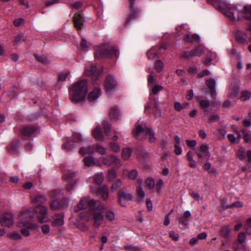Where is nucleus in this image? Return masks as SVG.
<instances>
[{
    "label": "nucleus",
    "mask_w": 251,
    "mask_h": 251,
    "mask_svg": "<svg viewBox=\"0 0 251 251\" xmlns=\"http://www.w3.org/2000/svg\"><path fill=\"white\" fill-rule=\"evenodd\" d=\"M62 195H63L62 191L60 189H55L50 192V197L54 200L57 199Z\"/></svg>",
    "instance_id": "31"
},
{
    "label": "nucleus",
    "mask_w": 251,
    "mask_h": 251,
    "mask_svg": "<svg viewBox=\"0 0 251 251\" xmlns=\"http://www.w3.org/2000/svg\"><path fill=\"white\" fill-rule=\"evenodd\" d=\"M41 230H42V231L45 233V234H47L50 231V226L48 225H47V224H45V225H43L42 226H41Z\"/></svg>",
    "instance_id": "60"
},
{
    "label": "nucleus",
    "mask_w": 251,
    "mask_h": 251,
    "mask_svg": "<svg viewBox=\"0 0 251 251\" xmlns=\"http://www.w3.org/2000/svg\"><path fill=\"white\" fill-rule=\"evenodd\" d=\"M94 181L98 185L101 184L103 181V176L102 173H98L94 176Z\"/></svg>",
    "instance_id": "34"
},
{
    "label": "nucleus",
    "mask_w": 251,
    "mask_h": 251,
    "mask_svg": "<svg viewBox=\"0 0 251 251\" xmlns=\"http://www.w3.org/2000/svg\"><path fill=\"white\" fill-rule=\"evenodd\" d=\"M20 143L19 140H15L12 142L8 147V149L10 151L15 152L17 151L18 145Z\"/></svg>",
    "instance_id": "33"
},
{
    "label": "nucleus",
    "mask_w": 251,
    "mask_h": 251,
    "mask_svg": "<svg viewBox=\"0 0 251 251\" xmlns=\"http://www.w3.org/2000/svg\"><path fill=\"white\" fill-rule=\"evenodd\" d=\"M37 130V128L33 126H24L22 130V134L26 136H29L33 134Z\"/></svg>",
    "instance_id": "23"
},
{
    "label": "nucleus",
    "mask_w": 251,
    "mask_h": 251,
    "mask_svg": "<svg viewBox=\"0 0 251 251\" xmlns=\"http://www.w3.org/2000/svg\"><path fill=\"white\" fill-rule=\"evenodd\" d=\"M74 22L75 26L77 30H80L83 25V17L82 15L79 14H75L74 17Z\"/></svg>",
    "instance_id": "19"
},
{
    "label": "nucleus",
    "mask_w": 251,
    "mask_h": 251,
    "mask_svg": "<svg viewBox=\"0 0 251 251\" xmlns=\"http://www.w3.org/2000/svg\"><path fill=\"white\" fill-rule=\"evenodd\" d=\"M33 219V216L29 210L25 211L18 217L17 226L19 227H26L32 229L35 226L34 224L31 223V221Z\"/></svg>",
    "instance_id": "3"
},
{
    "label": "nucleus",
    "mask_w": 251,
    "mask_h": 251,
    "mask_svg": "<svg viewBox=\"0 0 251 251\" xmlns=\"http://www.w3.org/2000/svg\"><path fill=\"white\" fill-rule=\"evenodd\" d=\"M73 140L75 142H77L82 140V136L78 133H74L73 135Z\"/></svg>",
    "instance_id": "64"
},
{
    "label": "nucleus",
    "mask_w": 251,
    "mask_h": 251,
    "mask_svg": "<svg viewBox=\"0 0 251 251\" xmlns=\"http://www.w3.org/2000/svg\"><path fill=\"white\" fill-rule=\"evenodd\" d=\"M163 64L161 60H157L155 63V69L157 72H160L163 68Z\"/></svg>",
    "instance_id": "51"
},
{
    "label": "nucleus",
    "mask_w": 251,
    "mask_h": 251,
    "mask_svg": "<svg viewBox=\"0 0 251 251\" xmlns=\"http://www.w3.org/2000/svg\"><path fill=\"white\" fill-rule=\"evenodd\" d=\"M186 143L187 145L190 148L194 147L197 145V142L195 140H186Z\"/></svg>",
    "instance_id": "61"
},
{
    "label": "nucleus",
    "mask_w": 251,
    "mask_h": 251,
    "mask_svg": "<svg viewBox=\"0 0 251 251\" xmlns=\"http://www.w3.org/2000/svg\"><path fill=\"white\" fill-rule=\"evenodd\" d=\"M237 155L240 159H244L245 158V150L243 148L239 149L237 152Z\"/></svg>",
    "instance_id": "52"
},
{
    "label": "nucleus",
    "mask_w": 251,
    "mask_h": 251,
    "mask_svg": "<svg viewBox=\"0 0 251 251\" xmlns=\"http://www.w3.org/2000/svg\"><path fill=\"white\" fill-rule=\"evenodd\" d=\"M75 177V173L72 170H69L67 173L64 174L63 176V179L68 183V185L66 188V189L68 191H70L73 189V186L76 182Z\"/></svg>",
    "instance_id": "9"
},
{
    "label": "nucleus",
    "mask_w": 251,
    "mask_h": 251,
    "mask_svg": "<svg viewBox=\"0 0 251 251\" xmlns=\"http://www.w3.org/2000/svg\"><path fill=\"white\" fill-rule=\"evenodd\" d=\"M137 13L136 12L132 11L130 14L129 15V17L126 19L125 24V25H127L129 24L130 22L133 19H134L137 16Z\"/></svg>",
    "instance_id": "49"
},
{
    "label": "nucleus",
    "mask_w": 251,
    "mask_h": 251,
    "mask_svg": "<svg viewBox=\"0 0 251 251\" xmlns=\"http://www.w3.org/2000/svg\"><path fill=\"white\" fill-rule=\"evenodd\" d=\"M132 152V150L129 147L124 148L122 151V157L124 160L129 158Z\"/></svg>",
    "instance_id": "28"
},
{
    "label": "nucleus",
    "mask_w": 251,
    "mask_h": 251,
    "mask_svg": "<svg viewBox=\"0 0 251 251\" xmlns=\"http://www.w3.org/2000/svg\"><path fill=\"white\" fill-rule=\"evenodd\" d=\"M93 136L98 141H103L104 139V135L102 133L101 129L100 127L98 126L94 128L92 132Z\"/></svg>",
    "instance_id": "21"
},
{
    "label": "nucleus",
    "mask_w": 251,
    "mask_h": 251,
    "mask_svg": "<svg viewBox=\"0 0 251 251\" xmlns=\"http://www.w3.org/2000/svg\"><path fill=\"white\" fill-rule=\"evenodd\" d=\"M231 228L229 226H224L221 230V234L223 237L227 238L229 236Z\"/></svg>",
    "instance_id": "29"
},
{
    "label": "nucleus",
    "mask_w": 251,
    "mask_h": 251,
    "mask_svg": "<svg viewBox=\"0 0 251 251\" xmlns=\"http://www.w3.org/2000/svg\"><path fill=\"white\" fill-rule=\"evenodd\" d=\"M99 202L90 199L89 197H84L80 201L77 206L75 207V212H78L79 210L85 209L88 206L92 209L95 208L99 204Z\"/></svg>",
    "instance_id": "8"
},
{
    "label": "nucleus",
    "mask_w": 251,
    "mask_h": 251,
    "mask_svg": "<svg viewBox=\"0 0 251 251\" xmlns=\"http://www.w3.org/2000/svg\"><path fill=\"white\" fill-rule=\"evenodd\" d=\"M123 176H126L127 175V177L129 179L134 180L138 176V172L136 170L129 171L126 169H124L123 171Z\"/></svg>",
    "instance_id": "24"
},
{
    "label": "nucleus",
    "mask_w": 251,
    "mask_h": 251,
    "mask_svg": "<svg viewBox=\"0 0 251 251\" xmlns=\"http://www.w3.org/2000/svg\"><path fill=\"white\" fill-rule=\"evenodd\" d=\"M64 216L63 214H55L53 217L52 225L54 226H60L64 223Z\"/></svg>",
    "instance_id": "18"
},
{
    "label": "nucleus",
    "mask_w": 251,
    "mask_h": 251,
    "mask_svg": "<svg viewBox=\"0 0 251 251\" xmlns=\"http://www.w3.org/2000/svg\"><path fill=\"white\" fill-rule=\"evenodd\" d=\"M199 151L197 152V154L200 159L204 158L208 159L210 156V153L209 151V147L208 145L202 144L199 147Z\"/></svg>",
    "instance_id": "13"
},
{
    "label": "nucleus",
    "mask_w": 251,
    "mask_h": 251,
    "mask_svg": "<svg viewBox=\"0 0 251 251\" xmlns=\"http://www.w3.org/2000/svg\"><path fill=\"white\" fill-rule=\"evenodd\" d=\"M132 133L134 136L137 139H142L144 138L145 135L147 136L149 142L151 143L155 142L156 140L154 131L152 129L146 125H144L143 127L138 122Z\"/></svg>",
    "instance_id": "2"
},
{
    "label": "nucleus",
    "mask_w": 251,
    "mask_h": 251,
    "mask_svg": "<svg viewBox=\"0 0 251 251\" xmlns=\"http://www.w3.org/2000/svg\"><path fill=\"white\" fill-rule=\"evenodd\" d=\"M239 92V89L237 87L230 88L229 89V96L231 98H234L237 96Z\"/></svg>",
    "instance_id": "45"
},
{
    "label": "nucleus",
    "mask_w": 251,
    "mask_h": 251,
    "mask_svg": "<svg viewBox=\"0 0 251 251\" xmlns=\"http://www.w3.org/2000/svg\"><path fill=\"white\" fill-rule=\"evenodd\" d=\"M47 212L48 208L43 205L38 204L34 208L35 216L40 223H47L50 221Z\"/></svg>",
    "instance_id": "6"
},
{
    "label": "nucleus",
    "mask_w": 251,
    "mask_h": 251,
    "mask_svg": "<svg viewBox=\"0 0 251 251\" xmlns=\"http://www.w3.org/2000/svg\"><path fill=\"white\" fill-rule=\"evenodd\" d=\"M47 198L43 194H39L37 195L33 200L34 203H43L47 201Z\"/></svg>",
    "instance_id": "36"
},
{
    "label": "nucleus",
    "mask_w": 251,
    "mask_h": 251,
    "mask_svg": "<svg viewBox=\"0 0 251 251\" xmlns=\"http://www.w3.org/2000/svg\"><path fill=\"white\" fill-rule=\"evenodd\" d=\"M97 194L101 197L104 200H106L108 198V189L106 185H103L100 187L97 190Z\"/></svg>",
    "instance_id": "25"
},
{
    "label": "nucleus",
    "mask_w": 251,
    "mask_h": 251,
    "mask_svg": "<svg viewBox=\"0 0 251 251\" xmlns=\"http://www.w3.org/2000/svg\"><path fill=\"white\" fill-rule=\"evenodd\" d=\"M164 185L163 181L161 179H159L157 181L156 184V188L158 192H159Z\"/></svg>",
    "instance_id": "59"
},
{
    "label": "nucleus",
    "mask_w": 251,
    "mask_h": 251,
    "mask_svg": "<svg viewBox=\"0 0 251 251\" xmlns=\"http://www.w3.org/2000/svg\"><path fill=\"white\" fill-rule=\"evenodd\" d=\"M241 13L236 7H228L226 12V15L231 19L235 20L239 19V14Z\"/></svg>",
    "instance_id": "15"
},
{
    "label": "nucleus",
    "mask_w": 251,
    "mask_h": 251,
    "mask_svg": "<svg viewBox=\"0 0 251 251\" xmlns=\"http://www.w3.org/2000/svg\"><path fill=\"white\" fill-rule=\"evenodd\" d=\"M100 94L101 92L100 88L96 87L89 93L88 99L90 102H94L99 97Z\"/></svg>",
    "instance_id": "20"
},
{
    "label": "nucleus",
    "mask_w": 251,
    "mask_h": 251,
    "mask_svg": "<svg viewBox=\"0 0 251 251\" xmlns=\"http://www.w3.org/2000/svg\"><path fill=\"white\" fill-rule=\"evenodd\" d=\"M163 89V87L161 85H155L152 89V93L154 95L157 94L159 91Z\"/></svg>",
    "instance_id": "57"
},
{
    "label": "nucleus",
    "mask_w": 251,
    "mask_h": 251,
    "mask_svg": "<svg viewBox=\"0 0 251 251\" xmlns=\"http://www.w3.org/2000/svg\"><path fill=\"white\" fill-rule=\"evenodd\" d=\"M96 151L101 155H104L106 153V148L100 144L95 145V151Z\"/></svg>",
    "instance_id": "39"
},
{
    "label": "nucleus",
    "mask_w": 251,
    "mask_h": 251,
    "mask_svg": "<svg viewBox=\"0 0 251 251\" xmlns=\"http://www.w3.org/2000/svg\"><path fill=\"white\" fill-rule=\"evenodd\" d=\"M117 85V83L114 77L111 75H107L104 83V87L106 92L110 93L116 88Z\"/></svg>",
    "instance_id": "11"
},
{
    "label": "nucleus",
    "mask_w": 251,
    "mask_h": 251,
    "mask_svg": "<svg viewBox=\"0 0 251 251\" xmlns=\"http://www.w3.org/2000/svg\"><path fill=\"white\" fill-rule=\"evenodd\" d=\"M242 15L247 20H251V5H245Z\"/></svg>",
    "instance_id": "27"
},
{
    "label": "nucleus",
    "mask_w": 251,
    "mask_h": 251,
    "mask_svg": "<svg viewBox=\"0 0 251 251\" xmlns=\"http://www.w3.org/2000/svg\"><path fill=\"white\" fill-rule=\"evenodd\" d=\"M95 152V145L82 147L79 149V152L82 155L92 154Z\"/></svg>",
    "instance_id": "22"
},
{
    "label": "nucleus",
    "mask_w": 251,
    "mask_h": 251,
    "mask_svg": "<svg viewBox=\"0 0 251 251\" xmlns=\"http://www.w3.org/2000/svg\"><path fill=\"white\" fill-rule=\"evenodd\" d=\"M105 217L109 221H112L115 219V215L112 210H108L105 213Z\"/></svg>",
    "instance_id": "48"
},
{
    "label": "nucleus",
    "mask_w": 251,
    "mask_h": 251,
    "mask_svg": "<svg viewBox=\"0 0 251 251\" xmlns=\"http://www.w3.org/2000/svg\"><path fill=\"white\" fill-rule=\"evenodd\" d=\"M158 53L156 48H152L147 52V55L150 60L154 59Z\"/></svg>",
    "instance_id": "30"
},
{
    "label": "nucleus",
    "mask_w": 251,
    "mask_h": 251,
    "mask_svg": "<svg viewBox=\"0 0 251 251\" xmlns=\"http://www.w3.org/2000/svg\"><path fill=\"white\" fill-rule=\"evenodd\" d=\"M103 126L105 134L106 135H108L111 128L110 124L108 122L104 121L103 123Z\"/></svg>",
    "instance_id": "50"
},
{
    "label": "nucleus",
    "mask_w": 251,
    "mask_h": 251,
    "mask_svg": "<svg viewBox=\"0 0 251 251\" xmlns=\"http://www.w3.org/2000/svg\"><path fill=\"white\" fill-rule=\"evenodd\" d=\"M145 186L149 189H152L154 186V181L151 178H148L145 181Z\"/></svg>",
    "instance_id": "46"
},
{
    "label": "nucleus",
    "mask_w": 251,
    "mask_h": 251,
    "mask_svg": "<svg viewBox=\"0 0 251 251\" xmlns=\"http://www.w3.org/2000/svg\"><path fill=\"white\" fill-rule=\"evenodd\" d=\"M136 192L138 195V201H142L145 196V193L143 189L139 186L137 187Z\"/></svg>",
    "instance_id": "40"
},
{
    "label": "nucleus",
    "mask_w": 251,
    "mask_h": 251,
    "mask_svg": "<svg viewBox=\"0 0 251 251\" xmlns=\"http://www.w3.org/2000/svg\"><path fill=\"white\" fill-rule=\"evenodd\" d=\"M1 225L4 226L9 227L13 225V217L10 213H5L1 215L0 218Z\"/></svg>",
    "instance_id": "12"
},
{
    "label": "nucleus",
    "mask_w": 251,
    "mask_h": 251,
    "mask_svg": "<svg viewBox=\"0 0 251 251\" xmlns=\"http://www.w3.org/2000/svg\"><path fill=\"white\" fill-rule=\"evenodd\" d=\"M9 237L14 240H19L22 239V236L17 231H13L8 233Z\"/></svg>",
    "instance_id": "43"
},
{
    "label": "nucleus",
    "mask_w": 251,
    "mask_h": 251,
    "mask_svg": "<svg viewBox=\"0 0 251 251\" xmlns=\"http://www.w3.org/2000/svg\"><path fill=\"white\" fill-rule=\"evenodd\" d=\"M102 163L104 165L107 166L114 165L117 168H120L122 165L121 159L113 154L103 156L102 158Z\"/></svg>",
    "instance_id": "7"
},
{
    "label": "nucleus",
    "mask_w": 251,
    "mask_h": 251,
    "mask_svg": "<svg viewBox=\"0 0 251 251\" xmlns=\"http://www.w3.org/2000/svg\"><path fill=\"white\" fill-rule=\"evenodd\" d=\"M84 164L87 166H91L92 165H95L98 166H100V164L98 161H96L95 158L91 156L86 157L84 159Z\"/></svg>",
    "instance_id": "26"
},
{
    "label": "nucleus",
    "mask_w": 251,
    "mask_h": 251,
    "mask_svg": "<svg viewBox=\"0 0 251 251\" xmlns=\"http://www.w3.org/2000/svg\"><path fill=\"white\" fill-rule=\"evenodd\" d=\"M204 52V48L200 46L190 51L184 52L182 55V57L186 58L188 60H190L192 57L195 56H201L202 55Z\"/></svg>",
    "instance_id": "10"
},
{
    "label": "nucleus",
    "mask_w": 251,
    "mask_h": 251,
    "mask_svg": "<svg viewBox=\"0 0 251 251\" xmlns=\"http://www.w3.org/2000/svg\"><path fill=\"white\" fill-rule=\"evenodd\" d=\"M69 73H62L58 75V80L59 81H65L68 76Z\"/></svg>",
    "instance_id": "55"
},
{
    "label": "nucleus",
    "mask_w": 251,
    "mask_h": 251,
    "mask_svg": "<svg viewBox=\"0 0 251 251\" xmlns=\"http://www.w3.org/2000/svg\"><path fill=\"white\" fill-rule=\"evenodd\" d=\"M119 201L121 204L122 200L130 201L132 198V194L129 192H125L124 189H121L118 193Z\"/></svg>",
    "instance_id": "17"
},
{
    "label": "nucleus",
    "mask_w": 251,
    "mask_h": 251,
    "mask_svg": "<svg viewBox=\"0 0 251 251\" xmlns=\"http://www.w3.org/2000/svg\"><path fill=\"white\" fill-rule=\"evenodd\" d=\"M245 229L249 234H251V217L247 220V224L245 226Z\"/></svg>",
    "instance_id": "53"
},
{
    "label": "nucleus",
    "mask_w": 251,
    "mask_h": 251,
    "mask_svg": "<svg viewBox=\"0 0 251 251\" xmlns=\"http://www.w3.org/2000/svg\"><path fill=\"white\" fill-rule=\"evenodd\" d=\"M95 54L97 57H118V50L113 47H108L105 46L98 47L96 50Z\"/></svg>",
    "instance_id": "5"
},
{
    "label": "nucleus",
    "mask_w": 251,
    "mask_h": 251,
    "mask_svg": "<svg viewBox=\"0 0 251 251\" xmlns=\"http://www.w3.org/2000/svg\"><path fill=\"white\" fill-rule=\"evenodd\" d=\"M107 209V207L104 204L99 202L95 206L94 209L93 217L94 219V226L95 227H99L103 222L104 216L102 215V211Z\"/></svg>",
    "instance_id": "4"
},
{
    "label": "nucleus",
    "mask_w": 251,
    "mask_h": 251,
    "mask_svg": "<svg viewBox=\"0 0 251 251\" xmlns=\"http://www.w3.org/2000/svg\"><path fill=\"white\" fill-rule=\"evenodd\" d=\"M108 145L111 150L115 152H118L120 151L121 147L117 142H110Z\"/></svg>",
    "instance_id": "32"
},
{
    "label": "nucleus",
    "mask_w": 251,
    "mask_h": 251,
    "mask_svg": "<svg viewBox=\"0 0 251 251\" xmlns=\"http://www.w3.org/2000/svg\"><path fill=\"white\" fill-rule=\"evenodd\" d=\"M232 207H243V204L241 201H237L233 202L230 205L227 206V208H231Z\"/></svg>",
    "instance_id": "58"
},
{
    "label": "nucleus",
    "mask_w": 251,
    "mask_h": 251,
    "mask_svg": "<svg viewBox=\"0 0 251 251\" xmlns=\"http://www.w3.org/2000/svg\"><path fill=\"white\" fill-rule=\"evenodd\" d=\"M235 38L236 40L240 43H243L245 42V35L241 32H237L235 34Z\"/></svg>",
    "instance_id": "41"
},
{
    "label": "nucleus",
    "mask_w": 251,
    "mask_h": 251,
    "mask_svg": "<svg viewBox=\"0 0 251 251\" xmlns=\"http://www.w3.org/2000/svg\"><path fill=\"white\" fill-rule=\"evenodd\" d=\"M226 131L224 128H221L218 130V137L222 139L225 137Z\"/></svg>",
    "instance_id": "54"
},
{
    "label": "nucleus",
    "mask_w": 251,
    "mask_h": 251,
    "mask_svg": "<svg viewBox=\"0 0 251 251\" xmlns=\"http://www.w3.org/2000/svg\"><path fill=\"white\" fill-rule=\"evenodd\" d=\"M87 81L82 79L75 83L70 89V98L72 101L79 102L85 99L87 92Z\"/></svg>",
    "instance_id": "1"
},
{
    "label": "nucleus",
    "mask_w": 251,
    "mask_h": 251,
    "mask_svg": "<svg viewBox=\"0 0 251 251\" xmlns=\"http://www.w3.org/2000/svg\"><path fill=\"white\" fill-rule=\"evenodd\" d=\"M68 204V200L66 198L62 199L58 202H56L55 200H54L50 202V207L52 210H58L62 207L66 206Z\"/></svg>",
    "instance_id": "16"
},
{
    "label": "nucleus",
    "mask_w": 251,
    "mask_h": 251,
    "mask_svg": "<svg viewBox=\"0 0 251 251\" xmlns=\"http://www.w3.org/2000/svg\"><path fill=\"white\" fill-rule=\"evenodd\" d=\"M238 241L240 243H243L246 239V235L244 232H240L238 234Z\"/></svg>",
    "instance_id": "62"
},
{
    "label": "nucleus",
    "mask_w": 251,
    "mask_h": 251,
    "mask_svg": "<svg viewBox=\"0 0 251 251\" xmlns=\"http://www.w3.org/2000/svg\"><path fill=\"white\" fill-rule=\"evenodd\" d=\"M227 138L230 142L232 143H238L239 142V139H236L232 134H229L227 135Z\"/></svg>",
    "instance_id": "56"
},
{
    "label": "nucleus",
    "mask_w": 251,
    "mask_h": 251,
    "mask_svg": "<svg viewBox=\"0 0 251 251\" xmlns=\"http://www.w3.org/2000/svg\"><path fill=\"white\" fill-rule=\"evenodd\" d=\"M122 185V181L120 179H116L112 183L111 191L115 192L117 191Z\"/></svg>",
    "instance_id": "38"
},
{
    "label": "nucleus",
    "mask_w": 251,
    "mask_h": 251,
    "mask_svg": "<svg viewBox=\"0 0 251 251\" xmlns=\"http://www.w3.org/2000/svg\"><path fill=\"white\" fill-rule=\"evenodd\" d=\"M201 106L203 108H207L210 105V102L207 100H202L200 102Z\"/></svg>",
    "instance_id": "63"
},
{
    "label": "nucleus",
    "mask_w": 251,
    "mask_h": 251,
    "mask_svg": "<svg viewBox=\"0 0 251 251\" xmlns=\"http://www.w3.org/2000/svg\"><path fill=\"white\" fill-rule=\"evenodd\" d=\"M85 73L90 76L92 80L96 81L98 78L100 72L97 69L95 65H92L85 68Z\"/></svg>",
    "instance_id": "14"
},
{
    "label": "nucleus",
    "mask_w": 251,
    "mask_h": 251,
    "mask_svg": "<svg viewBox=\"0 0 251 251\" xmlns=\"http://www.w3.org/2000/svg\"><path fill=\"white\" fill-rule=\"evenodd\" d=\"M109 115L111 119L117 120L120 117V112L117 108L113 107L111 109Z\"/></svg>",
    "instance_id": "35"
},
{
    "label": "nucleus",
    "mask_w": 251,
    "mask_h": 251,
    "mask_svg": "<svg viewBox=\"0 0 251 251\" xmlns=\"http://www.w3.org/2000/svg\"><path fill=\"white\" fill-rule=\"evenodd\" d=\"M251 97V92L247 91H243L241 93L240 99L242 101L249 100Z\"/></svg>",
    "instance_id": "42"
},
{
    "label": "nucleus",
    "mask_w": 251,
    "mask_h": 251,
    "mask_svg": "<svg viewBox=\"0 0 251 251\" xmlns=\"http://www.w3.org/2000/svg\"><path fill=\"white\" fill-rule=\"evenodd\" d=\"M117 177L116 172L114 169H110L108 171V177L109 181H112Z\"/></svg>",
    "instance_id": "47"
},
{
    "label": "nucleus",
    "mask_w": 251,
    "mask_h": 251,
    "mask_svg": "<svg viewBox=\"0 0 251 251\" xmlns=\"http://www.w3.org/2000/svg\"><path fill=\"white\" fill-rule=\"evenodd\" d=\"M206 84L210 90L212 89H215V87L216 82L215 80L213 78H211L207 79L206 81Z\"/></svg>",
    "instance_id": "44"
},
{
    "label": "nucleus",
    "mask_w": 251,
    "mask_h": 251,
    "mask_svg": "<svg viewBox=\"0 0 251 251\" xmlns=\"http://www.w3.org/2000/svg\"><path fill=\"white\" fill-rule=\"evenodd\" d=\"M241 132L244 134V139L247 143H251V132H248L245 129H242Z\"/></svg>",
    "instance_id": "37"
}]
</instances>
